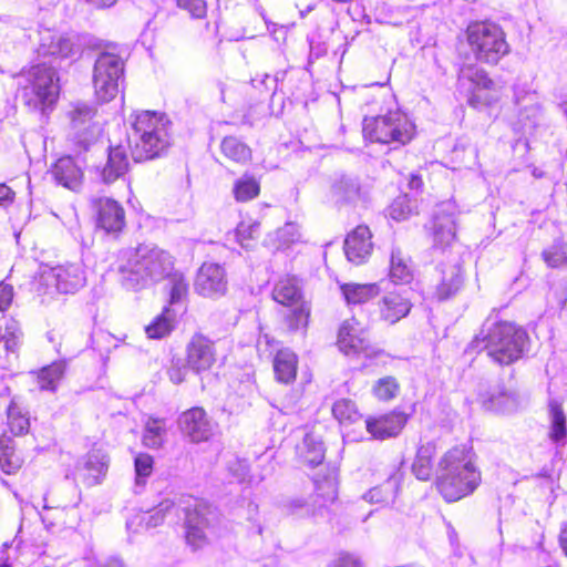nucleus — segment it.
Returning a JSON list of instances; mask_svg holds the SVG:
<instances>
[{
  "label": "nucleus",
  "mask_w": 567,
  "mask_h": 567,
  "mask_svg": "<svg viewBox=\"0 0 567 567\" xmlns=\"http://www.w3.org/2000/svg\"><path fill=\"white\" fill-rule=\"evenodd\" d=\"M174 264L168 251L154 244H142L121 251L117 280L124 289L140 291L169 277Z\"/></svg>",
  "instance_id": "obj_1"
},
{
  "label": "nucleus",
  "mask_w": 567,
  "mask_h": 567,
  "mask_svg": "<svg viewBox=\"0 0 567 567\" xmlns=\"http://www.w3.org/2000/svg\"><path fill=\"white\" fill-rule=\"evenodd\" d=\"M439 468L436 485L447 502H456L471 495L482 481L476 455L466 445L449 450L440 460Z\"/></svg>",
  "instance_id": "obj_2"
},
{
  "label": "nucleus",
  "mask_w": 567,
  "mask_h": 567,
  "mask_svg": "<svg viewBox=\"0 0 567 567\" xmlns=\"http://www.w3.org/2000/svg\"><path fill=\"white\" fill-rule=\"evenodd\" d=\"M128 142L134 161L158 157L171 146V121L164 113L137 112L133 116Z\"/></svg>",
  "instance_id": "obj_3"
},
{
  "label": "nucleus",
  "mask_w": 567,
  "mask_h": 567,
  "mask_svg": "<svg viewBox=\"0 0 567 567\" xmlns=\"http://www.w3.org/2000/svg\"><path fill=\"white\" fill-rule=\"evenodd\" d=\"M526 341V332L516 324L487 320L472 341V347L485 351L494 362L507 365L522 357Z\"/></svg>",
  "instance_id": "obj_4"
},
{
  "label": "nucleus",
  "mask_w": 567,
  "mask_h": 567,
  "mask_svg": "<svg viewBox=\"0 0 567 567\" xmlns=\"http://www.w3.org/2000/svg\"><path fill=\"white\" fill-rule=\"evenodd\" d=\"M21 100L31 111L45 113L56 103L60 85L56 71L44 63L32 65L20 74Z\"/></svg>",
  "instance_id": "obj_5"
},
{
  "label": "nucleus",
  "mask_w": 567,
  "mask_h": 567,
  "mask_svg": "<svg viewBox=\"0 0 567 567\" xmlns=\"http://www.w3.org/2000/svg\"><path fill=\"white\" fill-rule=\"evenodd\" d=\"M362 133L373 143L405 145L415 136V124L408 114L394 110L384 115L364 117Z\"/></svg>",
  "instance_id": "obj_6"
},
{
  "label": "nucleus",
  "mask_w": 567,
  "mask_h": 567,
  "mask_svg": "<svg viewBox=\"0 0 567 567\" xmlns=\"http://www.w3.org/2000/svg\"><path fill=\"white\" fill-rule=\"evenodd\" d=\"M466 40L474 58L483 63L496 64L509 52L505 33L495 23H471L466 29Z\"/></svg>",
  "instance_id": "obj_7"
},
{
  "label": "nucleus",
  "mask_w": 567,
  "mask_h": 567,
  "mask_svg": "<svg viewBox=\"0 0 567 567\" xmlns=\"http://www.w3.org/2000/svg\"><path fill=\"white\" fill-rule=\"evenodd\" d=\"M272 298L278 303L290 308L286 316V323L292 331L303 330L308 326L310 307L302 299L301 289L295 277H285L278 280L272 289Z\"/></svg>",
  "instance_id": "obj_8"
},
{
  "label": "nucleus",
  "mask_w": 567,
  "mask_h": 567,
  "mask_svg": "<svg viewBox=\"0 0 567 567\" xmlns=\"http://www.w3.org/2000/svg\"><path fill=\"white\" fill-rule=\"evenodd\" d=\"M123 74V61L114 54L101 53L94 64L93 85L96 97L102 102L113 100L118 93V80Z\"/></svg>",
  "instance_id": "obj_9"
},
{
  "label": "nucleus",
  "mask_w": 567,
  "mask_h": 567,
  "mask_svg": "<svg viewBox=\"0 0 567 567\" xmlns=\"http://www.w3.org/2000/svg\"><path fill=\"white\" fill-rule=\"evenodd\" d=\"M40 281L50 290L61 293H74L85 286L86 275L81 262H68L44 268Z\"/></svg>",
  "instance_id": "obj_10"
},
{
  "label": "nucleus",
  "mask_w": 567,
  "mask_h": 567,
  "mask_svg": "<svg viewBox=\"0 0 567 567\" xmlns=\"http://www.w3.org/2000/svg\"><path fill=\"white\" fill-rule=\"evenodd\" d=\"M460 82L462 85L465 82L470 83L468 104L474 109L489 106L499 99L495 83L482 69L475 66L464 68L461 71Z\"/></svg>",
  "instance_id": "obj_11"
},
{
  "label": "nucleus",
  "mask_w": 567,
  "mask_h": 567,
  "mask_svg": "<svg viewBox=\"0 0 567 567\" xmlns=\"http://www.w3.org/2000/svg\"><path fill=\"white\" fill-rule=\"evenodd\" d=\"M216 518L215 512L205 504L199 503L189 508L185 518V538L187 544L194 549L202 548L207 544Z\"/></svg>",
  "instance_id": "obj_12"
},
{
  "label": "nucleus",
  "mask_w": 567,
  "mask_h": 567,
  "mask_svg": "<svg viewBox=\"0 0 567 567\" xmlns=\"http://www.w3.org/2000/svg\"><path fill=\"white\" fill-rule=\"evenodd\" d=\"M370 187L368 184L352 174H338L330 183L329 196L339 205H358L369 198Z\"/></svg>",
  "instance_id": "obj_13"
},
{
  "label": "nucleus",
  "mask_w": 567,
  "mask_h": 567,
  "mask_svg": "<svg viewBox=\"0 0 567 567\" xmlns=\"http://www.w3.org/2000/svg\"><path fill=\"white\" fill-rule=\"evenodd\" d=\"M338 347L346 355L373 354L369 331L354 318L344 320L338 333Z\"/></svg>",
  "instance_id": "obj_14"
},
{
  "label": "nucleus",
  "mask_w": 567,
  "mask_h": 567,
  "mask_svg": "<svg viewBox=\"0 0 567 567\" xmlns=\"http://www.w3.org/2000/svg\"><path fill=\"white\" fill-rule=\"evenodd\" d=\"M457 207L454 202L441 203L433 217L432 237L435 247L445 248L456 238Z\"/></svg>",
  "instance_id": "obj_15"
},
{
  "label": "nucleus",
  "mask_w": 567,
  "mask_h": 567,
  "mask_svg": "<svg viewBox=\"0 0 567 567\" xmlns=\"http://www.w3.org/2000/svg\"><path fill=\"white\" fill-rule=\"evenodd\" d=\"M225 268L216 262H204L197 271L195 291L206 298H218L227 291Z\"/></svg>",
  "instance_id": "obj_16"
},
{
  "label": "nucleus",
  "mask_w": 567,
  "mask_h": 567,
  "mask_svg": "<svg viewBox=\"0 0 567 567\" xmlns=\"http://www.w3.org/2000/svg\"><path fill=\"white\" fill-rule=\"evenodd\" d=\"M178 423L182 433L194 443L206 442L214 435L215 424L202 408L187 410Z\"/></svg>",
  "instance_id": "obj_17"
},
{
  "label": "nucleus",
  "mask_w": 567,
  "mask_h": 567,
  "mask_svg": "<svg viewBox=\"0 0 567 567\" xmlns=\"http://www.w3.org/2000/svg\"><path fill=\"white\" fill-rule=\"evenodd\" d=\"M95 115L96 109L85 102L71 105L69 117L79 143L86 145L99 135L100 127L93 122Z\"/></svg>",
  "instance_id": "obj_18"
},
{
  "label": "nucleus",
  "mask_w": 567,
  "mask_h": 567,
  "mask_svg": "<svg viewBox=\"0 0 567 567\" xmlns=\"http://www.w3.org/2000/svg\"><path fill=\"white\" fill-rule=\"evenodd\" d=\"M409 420V415L401 411H392L379 416H369L365 420L367 432L375 440H386L401 433Z\"/></svg>",
  "instance_id": "obj_19"
},
{
  "label": "nucleus",
  "mask_w": 567,
  "mask_h": 567,
  "mask_svg": "<svg viewBox=\"0 0 567 567\" xmlns=\"http://www.w3.org/2000/svg\"><path fill=\"white\" fill-rule=\"evenodd\" d=\"M37 52L42 56L66 59L74 54V43L65 34L51 29H43L39 31Z\"/></svg>",
  "instance_id": "obj_20"
},
{
  "label": "nucleus",
  "mask_w": 567,
  "mask_h": 567,
  "mask_svg": "<svg viewBox=\"0 0 567 567\" xmlns=\"http://www.w3.org/2000/svg\"><path fill=\"white\" fill-rule=\"evenodd\" d=\"M440 279L435 287V296L439 300H446L455 296L463 286L462 265L457 259L443 262L439 267Z\"/></svg>",
  "instance_id": "obj_21"
},
{
  "label": "nucleus",
  "mask_w": 567,
  "mask_h": 567,
  "mask_svg": "<svg viewBox=\"0 0 567 567\" xmlns=\"http://www.w3.org/2000/svg\"><path fill=\"white\" fill-rule=\"evenodd\" d=\"M378 307L381 320L394 324L410 313L412 301L405 292L391 291L380 299Z\"/></svg>",
  "instance_id": "obj_22"
},
{
  "label": "nucleus",
  "mask_w": 567,
  "mask_h": 567,
  "mask_svg": "<svg viewBox=\"0 0 567 567\" xmlns=\"http://www.w3.org/2000/svg\"><path fill=\"white\" fill-rule=\"evenodd\" d=\"M372 250L371 231L360 225L353 229L344 241V252L349 261L360 265L365 261Z\"/></svg>",
  "instance_id": "obj_23"
},
{
  "label": "nucleus",
  "mask_w": 567,
  "mask_h": 567,
  "mask_svg": "<svg viewBox=\"0 0 567 567\" xmlns=\"http://www.w3.org/2000/svg\"><path fill=\"white\" fill-rule=\"evenodd\" d=\"M97 225L106 233H117L125 225L123 207L114 199L100 198L96 202Z\"/></svg>",
  "instance_id": "obj_24"
},
{
  "label": "nucleus",
  "mask_w": 567,
  "mask_h": 567,
  "mask_svg": "<svg viewBox=\"0 0 567 567\" xmlns=\"http://www.w3.org/2000/svg\"><path fill=\"white\" fill-rule=\"evenodd\" d=\"M216 361L213 343L204 337H194L187 348L188 365L196 372L206 371Z\"/></svg>",
  "instance_id": "obj_25"
},
{
  "label": "nucleus",
  "mask_w": 567,
  "mask_h": 567,
  "mask_svg": "<svg viewBox=\"0 0 567 567\" xmlns=\"http://www.w3.org/2000/svg\"><path fill=\"white\" fill-rule=\"evenodd\" d=\"M172 512H176L173 502H162L151 512H141L134 514L126 523L127 529L133 533H140L144 529L153 528L164 522L165 517Z\"/></svg>",
  "instance_id": "obj_26"
},
{
  "label": "nucleus",
  "mask_w": 567,
  "mask_h": 567,
  "mask_svg": "<svg viewBox=\"0 0 567 567\" xmlns=\"http://www.w3.org/2000/svg\"><path fill=\"white\" fill-rule=\"evenodd\" d=\"M402 481L403 473L400 468H398L381 485L375 486L364 493L363 499L371 504H379L383 506L390 505L394 502Z\"/></svg>",
  "instance_id": "obj_27"
},
{
  "label": "nucleus",
  "mask_w": 567,
  "mask_h": 567,
  "mask_svg": "<svg viewBox=\"0 0 567 567\" xmlns=\"http://www.w3.org/2000/svg\"><path fill=\"white\" fill-rule=\"evenodd\" d=\"M51 174L58 184L75 190L81 185L82 171L71 156L59 158L51 168Z\"/></svg>",
  "instance_id": "obj_28"
},
{
  "label": "nucleus",
  "mask_w": 567,
  "mask_h": 567,
  "mask_svg": "<svg viewBox=\"0 0 567 567\" xmlns=\"http://www.w3.org/2000/svg\"><path fill=\"white\" fill-rule=\"evenodd\" d=\"M389 276L391 281L396 285H406L413 279L411 261L398 247L391 249Z\"/></svg>",
  "instance_id": "obj_29"
},
{
  "label": "nucleus",
  "mask_w": 567,
  "mask_h": 567,
  "mask_svg": "<svg viewBox=\"0 0 567 567\" xmlns=\"http://www.w3.org/2000/svg\"><path fill=\"white\" fill-rule=\"evenodd\" d=\"M128 168V159L125 150L122 146L112 147L109 152L107 161L101 171V177L104 183H113L123 176Z\"/></svg>",
  "instance_id": "obj_30"
},
{
  "label": "nucleus",
  "mask_w": 567,
  "mask_h": 567,
  "mask_svg": "<svg viewBox=\"0 0 567 567\" xmlns=\"http://www.w3.org/2000/svg\"><path fill=\"white\" fill-rule=\"evenodd\" d=\"M298 358L289 349L279 350L274 358V371L276 379L285 384L295 381L297 375Z\"/></svg>",
  "instance_id": "obj_31"
},
{
  "label": "nucleus",
  "mask_w": 567,
  "mask_h": 567,
  "mask_svg": "<svg viewBox=\"0 0 567 567\" xmlns=\"http://www.w3.org/2000/svg\"><path fill=\"white\" fill-rule=\"evenodd\" d=\"M341 293L348 305H361L375 298L381 289L378 284L348 282L340 285Z\"/></svg>",
  "instance_id": "obj_32"
},
{
  "label": "nucleus",
  "mask_w": 567,
  "mask_h": 567,
  "mask_svg": "<svg viewBox=\"0 0 567 567\" xmlns=\"http://www.w3.org/2000/svg\"><path fill=\"white\" fill-rule=\"evenodd\" d=\"M297 456L302 464L310 467L321 464L324 458L322 442L312 434H306L297 446Z\"/></svg>",
  "instance_id": "obj_33"
},
{
  "label": "nucleus",
  "mask_w": 567,
  "mask_h": 567,
  "mask_svg": "<svg viewBox=\"0 0 567 567\" xmlns=\"http://www.w3.org/2000/svg\"><path fill=\"white\" fill-rule=\"evenodd\" d=\"M220 152L226 158L239 165H246L252 158L251 148L236 136L224 137Z\"/></svg>",
  "instance_id": "obj_34"
},
{
  "label": "nucleus",
  "mask_w": 567,
  "mask_h": 567,
  "mask_svg": "<svg viewBox=\"0 0 567 567\" xmlns=\"http://www.w3.org/2000/svg\"><path fill=\"white\" fill-rule=\"evenodd\" d=\"M436 454V445L434 442L422 444L416 452L415 460L412 465V472L416 478L427 481L432 475V461Z\"/></svg>",
  "instance_id": "obj_35"
},
{
  "label": "nucleus",
  "mask_w": 567,
  "mask_h": 567,
  "mask_svg": "<svg viewBox=\"0 0 567 567\" xmlns=\"http://www.w3.org/2000/svg\"><path fill=\"white\" fill-rule=\"evenodd\" d=\"M549 432L550 441L557 446H564L567 441L566 416L557 402L549 403Z\"/></svg>",
  "instance_id": "obj_36"
},
{
  "label": "nucleus",
  "mask_w": 567,
  "mask_h": 567,
  "mask_svg": "<svg viewBox=\"0 0 567 567\" xmlns=\"http://www.w3.org/2000/svg\"><path fill=\"white\" fill-rule=\"evenodd\" d=\"M23 457L16 451L12 439L2 436L0 439V467L3 473L11 475L17 473L23 465Z\"/></svg>",
  "instance_id": "obj_37"
},
{
  "label": "nucleus",
  "mask_w": 567,
  "mask_h": 567,
  "mask_svg": "<svg viewBox=\"0 0 567 567\" xmlns=\"http://www.w3.org/2000/svg\"><path fill=\"white\" fill-rule=\"evenodd\" d=\"M260 193L259 181L250 174H244L234 182L233 195L237 202L245 203L255 199Z\"/></svg>",
  "instance_id": "obj_38"
},
{
  "label": "nucleus",
  "mask_w": 567,
  "mask_h": 567,
  "mask_svg": "<svg viewBox=\"0 0 567 567\" xmlns=\"http://www.w3.org/2000/svg\"><path fill=\"white\" fill-rule=\"evenodd\" d=\"M109 467L107 455L100 451H91L84 462V470L87 472L89 484L100 483V477L105 475Z\"/></svg>",
  "instance_id": "obj_39"
},
{
  "label": "nucleus",
  "mask_w": 567,
  "mask_h": 567,
  "mask_svg": "<svg viewBox=\"0 0 567 567\" xmlns=\"http://www.w3.org/2000/svg\"><path fill=\"white\" fill-rule=\"evenodd\" d=\"M165 436V421L162 419H148L143 434L144 445L151 449H158L163 445Z\"/></svg>",
  "instance_id": "obj_40"
},
{
  "label": "nucleus",
  "mask_w": 567,
  "mask_h": 567,
  "mask_svg": "<svg viewBox=\"0 0 567 567\" xmlns=\"http://www.w3.org/2000/svg\"><path fill=\"white\" fill-rule=\"evenodd\" d=\"M482 403L487 410L499 413H507L516 408L514 396L504 391H497L491 395H483Z\"/></svg>",
  "instance_id": "obj_41"
},
{
  "label": "nucleus",
  "mask_w": 567,
  "mask_h": 567,
  "mask_svg": "<svg viewBox=\"0 0 567 567\" xmlns=\"http://www.w3.org/2000/svg\"><path fill=\"white\" fill-rule=\"evenodd\" d=\"M332 414L341 424L354 423L361 417L355 403L349 399L336 401L332 405Z\"/></svg>",
  "instance_id": "obj_42"
},
{
  "label": "nucleus",
  "mask_w": 567,
  "mask_h": 567,
  "mask_svg": "<svg viewBox=\"0 0 567 567\" xmlns=\"http://www.w3.org/2000/svg\"><path fill=\"white\" fill-rule=\"evenodd\" d=\"M63 373L64 365L61 362L41 369L37 374L40 390H55L56 383L61 380Z\"/></svg>",
  "instance_id": "obj_43"
},
{
  "label": "nucleus",
  "mask_w": 567,
  "mask_h": 567,
  "mask_svg": "<svg viewBox=\"0 0 567 567\" xmlns=\"http://www.w3.org/2000/svg\"><path fill=\"white\" fill-rule=\"evenodd\" d=\"M173 315L168 308L157 316L152 323L146 326L145 332L151 339H161L167 336L172 330Z\"/></svg>",
  "instance_id": "obj_44"
},
{
  "label": "nucleus",
  "mask_w": 567,
  "mask_h": 567,
  "mask_svg": "<svg viewBox=\"0 0 567 567\" xmlns=\"http://www.w3.org/2000/svg\"><path fill=\"white\" fill-rule=\"evenodd\" d=\"M7 414L8 426L14 435H21L28 432L30 426L29 417L14 400L11 401Z\"/></svg>",
  "instance_id": "obj_45"
},
{
  "label": "nucleus",
  "mask_w": 567,
  "mask_h": 567,
  "mask_svg": "<svg viewBox=\"0 0 567 567\" xmlns=\"http://www.w3.org/2000/svg\"><path fill=\"white\" fill-rule=\"evenodd\" d=\"M399 392V383L392 377L379 379L373 385V394L381 401H389L396 396Z\"/></svg>",
  "instance_id": "obj_46"
},
{
  "label": "nucleus",
  "mask_w": 567,
  "mask_h": 567,
  "mask_svg": "<svg viewBox=\"0 0 567 567\" xmlns=\"http://www.w3.org/2000/svg\"><path fill=\"white\" fill-rule=\"evenodd\" d=\"M414 206L408 195L396 197L389 207V215L394 220H404L413 214Z\"/></svg>",
  "instance_id": "obj_47"
},
{
  "label": "nucleus",
  "mask_w": 567,
  "mask_h": 567,
  "mask_svg": "<svg viewBox=\"0 0 567 567\" xmlns=\"http://www.w3.org/2000/svg\"><path fill=\"white\" fill-rule=\"evenodd\" d=\"M154 460L150 454L140 453L135 456V481L137 485H143L145 480L153 473Z\"/></svg>",
  "instance_id": "obj_48"
},
{
  "label": "nucleus",
  "mask_w": 567,
  "mask_h": 567,
  "mask_svg": "<svg viewBox=\"0 0 567 567\" xmlns=\"http://www.w3.org/2000/svg\"><path fill=\"white\" fill-rule=\"evenodd\" d=\"M545 262L553 268L567 264V244L558 243L543 251Z\"/></svg>",
  "instance_id": "obj_49"
},
{
  "label": "nucleus",
  "mask_w": 567,
  "mask_h": 567,
  "mask_svg": "<svg viewBox=\"0 0 567 567\" xmlns=\"http://www.w3.org/2000/svg\"><path fill=\"white\" fill-rule=\"evenodd\" d=\"M278 247H287L300 240L301 234L299 226L295 223H287L275 233Z\"/></svg>",
  "instance_id": "obj_50"
},
{
  "label": "nucleus",
  "mask_w": 567,
  "mask_h": 567,
  "mask_svg": "<svg viewBox=\"0 0 567 567\" xmlns=\"http://www.w3.org/2000/svg\"><path fill=\"white\" fill-rule=\"evenodd\" d=\"M166 279L169 280L171 290H169V302L176 303L182 300L187 293L188 285L184 278V276L179 272L172 271V275Z\"/></svg>",
  "instance_id": "obj_51"
},
{
  "label": "nucleus",
  "mask_w": 567,
  "mask_h": 567,
  "mask_svg": "<svg viewBox=\"0 0 567 567\" xmlns=\"http://www.w3.org/2000/svg\"><path fill=\"white\" fill-rule=\"evenodd\" d=\"M527 103L522 105L519 116L523 126H534L536 117L540 113L539 105L536 103L534 94H528L526 97Z\"/></svg>",
  "instance_id": "obj_52"
},
{
  "label": "nucleus",
  "mask_w": 567,
  "mask_h": 567,
  "mask_svg": "<svg viewBox=\"0 0 567 567\" xmlns=\"http://www.w3.org/2000/svg\"><path fill=\"white\" fill-rule=\"evenodd\" d=\"M259 223L241 221L236 228V238L241 247H248V240L254 239L259 233Z\"/></svg>",
  "instance_id": "obj_53"
},
{
  "label": "nucleus",
  "mask_w": 567,
  "mask_h": 567,
  "mask_svg": "<svg viewBox=\"0 0 567 567\" xmlns=\"http://www.w3.org/2000/svg\"><path fill=\"white\" fill-rule=\"evenodd\" d=\"M318 496L323 503H333L338 497V484L333 478H327L317 484Z\"/></svg>",
  "instance_id": "obj_54"
},
{
  "label": "nucleus",
  "mask_w": 567,
  "mask_h": 567,
  "mask_svg": "<svg viewBox=\"0 0 567 567\" xmlns=\"http://www.w3.org/2000/svg\"><path fill=\"white\" fill-rule=\"evenodd\" d=\"M177 6L187 10L192 17L200 19L206 14V3L204 0H176Z\"/></svg>",
  "instance_id": "obj_55"
},
{
  "label": "nucleus",
  "mask_w": 567,
  "mask_h": 567,
  "mask_svg": "<svg viewBox=\"0 0 567 567\" xmlns=\"http://www.w3.org/2000/svg\"><path fill=\"white\" fill-rule=\"evenodd\" d=\"M327 567H363L359 557L349 553H340Z\"/></svg>",
  "instance_id": "obj_56"
},
{
  "label": "nucleus",
  "mask_w": 567,
  "mask_h": 567,
  "mask_svg": "<svg viewBox=\"0 0 567 567\" xmlns=\"http://www.w3.org/2000/svg\"><path fill=\"white\" fill-rule=\"evenodd\" d=\"M286 508L293 515L303 516L310 515L312 513L308 502L300 497L287 501Z\"/></svg>",
  "instance_id": "obj_57"
},
{
  "label": "nucleus",
  "mask_w": 567,
  "mask_h": 567,
  "mask_svg": "<svg viewBox=\"0 0 567 567\" xmlns=\"http://www.w3.org/2000/svg\"><path fill=\"white\" fill-rule=\"evenodd\" d=\"M167 374L173 383L179 384L185 380L187 368L179 360L173 361Z\"/></svg>",
  "instance_id": "obj_58"
},
{
  "label": "nucleus",
  "mask_w": 567,
  "mask_h": 567,
  "mask_svg": "<svg viewBox=\"0 0 567 567\" xmlns=\"http://www.w3.org/2000/svg\"><path fill=\"white\" fill-rule=\"evenodd\" d=\"M14 192L4 184H0V210H7L13 204Z\"/></svg>",
  "instance_id": "obj_59"
},
{
  "label": "nucleus",
  "mask_w": 567,
  "mask_h": 567,
  "mask_svg": "<svg viewBox=\"0 0 567 567\" xmlns=\"http://www.w3.org/2000/svg\"><path fill=\"white\" fill-rule=\"evenodd\" d=\"M12 298V287L7 284H0V311H4L11 305Z\"/></svg>",
  "instance_id": "obj_60"
},
{
  "label": "nucleus",
  "mask_w": 567,
  "mask_h": 567,
  "mask_svg": "<svg viewBox=\"0 0 567 567\" xmlns=\"http://www.w3.org/2000/svg\"><path fill=\"white\" fill-rule=\"evenodd\" d=\"M97 8H107L116 3L117 0H87Z\"/></svg>",
  "instance_id": "obj_61"
},
{
  "label": "nucleus",
  "mask_w": 567,
  "mask_h": 567,
  "mask_svg": "<svg viewBox=\"0 0 567 567\" xmlns=\"http://www.w3.org/2000/svg\"><path fill=\"white\" fill-rule=\"evenodd\" d=\"M560 546L567 556V526L563 528L559 537Z\"/></svg>",
  "instance_id": "obj_62"
},
{
  "label": "nucleus",
  "mask_w": 567,
  "mask_h": 567,
  "mask_svg": "<svg viewBox=\"0 0 567 567\" xmlns=\"http://www.w3.org/2000/svg\"><path fill=\"white\" fill-rule=\"evenodd\" d=\"M102 567H124V566L120 559L111 558Z\"/></svg>",
  "instance_id": "obj_63"
},
{
  "label": "nucleus",
  "mask_w": 567,
  "mask_h": 567,
  "mask_svg": "<svg viewBox=\"0 0 567 567\" xmlns=\"http://www.w3.org/2000/svg\"><path fill=\"white\" fill-rule=\"evenodd\" d=\"M218 89H219V92H220V100L223 102L226 101V96H225V92H226V84L225 83H218Z\"/></svg>",
  "instance_id": "obj_64"
}]
</instances>
